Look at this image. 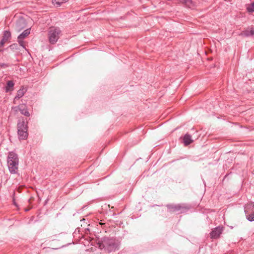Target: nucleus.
Instances as JSON below:
<instances>
[{"label":"nucleus","instance_id":"24","mask_svg":"<svg viewBox=\"0 0 254 254\" xmlns=\"http://www.w3.org/2000/svg\"><path fill=\"white\" fill-rule=\"evenodd\" d=\"M5 65V64H1L0 65H1V66H2V67H4Z\"/></svg>","mask_w":254,"mask_h":254},{"label":"nucleus","instance_id":"10","mask_svg":"<svg viewBox=\"0 0 254 254\" xmlns=\"http://www.w3.org/2000/svg\"><path fill=\"white\" fill-rule=\"evenodd\" d=\"M30 33V29H27L25 30L22 33H21L18 37L17 39H23L25 38Z\"/></svg>","mask_w":254,"mask_h":254},{"label":"nucleus","instance_id":"19","mask_svg":"<svg viewBox=\"0 0 254 254\" xmlns=\"http://www.w3.org/2000/svg\"><path fill=\"white\" fill-rule=\"evenodd\" d=\"M250 206L252 208V212L254 214V203L251 204Z\"/></svg>","mask_w":254,"mask_h":254},{"label":"nucleus","instance_id":"13","mask_svg":"<svg viewBox=\"0 0 254 254\" xmlns=\"http://www.w3.org/2000/svg\"><path fill=\"white\" fill-rule=\"evenodd\" d=\"M14 83L12 80H9L7 82V85L5 88V91L6 92H8L10 90L11 88H12L14 86Z\"/></svg>","mask_w":254,"mask_h":254},{"label":"nucleus","instance_id":"5","mask_svg":"<svg viewBox=\"0 0 254 254\" xmlns=\"http://www.w3.org/2000/svg\"><path fill=\"white\" fill-rule=\"evenodd\" d=\"M223 227L218 226L212 230L210 233V237L212 239H216L218 238L223 231Z\"/></svg>","mask_w":254,"mask_h":254},{"label":"nucleus","instance_id":"4","mask_svg":"<svg viewBox=\"0 0 254 254\" xmlns=\"http://www.w3.org/2000/svg\"><path fill=\"white\" fill-rule=\"evenodd\" d=\"M18 134L19 139H25L27 137V127L24 122H19L17 124Z\"/></svg>","mask_w":254,"mask_h":254},{"label":"nucleus","instance_id":"12","mask_svg":"<svg viewBox=\"0 0 254 254\" xmlns=\"http://www.w3.org/2000/svg\"><path fill=\"white\" fill-rule=\"evenodd\" d=\"M180 1L184 3L187 6L191 7L194 6V4L191 0H180Z\"/></svg>","mask_w":254,"mask_h":254},{"label":"nucleus","instance_id":"9","mask_svg":"<svg viewBox=\"0 0 254 254\" xmlns=\"http://www.w3.org/2000/svg\"><path fill=\"white\" fill-rule=\"evenodd\" d=\"M19 110L21 114L25 116L29 117L30 116V114L25 105H20L19 107Z\"/></svg>","mask_w":254,"mask_h":254},{"label":"nucleus","instance_id":"7","mask_svg":"<svg viewBox=\"0 0 254 254\" xmlns=\"http://www.w3.org/2000/svg\"><path fill=\"white\" fill-rule=\"evenodd\" d=\"M25 92L26 90L24 88H23V87L20 88V89L18 90L17 92L16 95L14 98V101L15 102L16 100H18L21 97H22L24 95Z\"/></svg>","mask_w":254,"mask_h":254},{"label":"nucleus","instance_id":"3","mask_svg":"<svg viewBox=\"0 0 254 254\" xmlns=\"http://www.w3.org/2000/svg\"><path fill=\"white\" fill-rule=\"evenodd\" d=\"M62 31L60 28L57 27H50L48 31V37L50 44H55L60 38Z\"/></svg>","mask_w":254,"mask_h":254},{"label":"nucleus","instance_id":"8","mask_svg":"<svg viewBox=\"0 0 254 254\" xmlns=\"http://www.w3.org/2000/svg\"><path fill=\"white\" fill-rule=\"evenodd\" d=\"M184 143L185 146H188L192 143L191 136L189 134H186L183 138Z\"/></svg>","mask_w":254,"mask_h":254},{"label":"nucleus","instance_id":"14","mask_svg":"<svg viewBox=\"0 0 254 254\" xmlns=\"http://www.w3.org/2000/svg\"><path fill=\"white\" fill-rule=\"evenodd\" d=\"M68 0H52L53 3L57 6H60L62 3L66 2Z\"/></svg>","mask_w":254,"mask_h":254},{"label":"nucleus","instance_id":"15","mask_svg":"<svg viewBox=\"0 0 254 254\" xmlns=\"http://www.w3.org/2000/svg\"><path fill=\"white\" fill-rule=\"evenodd\" d=\"M11 37L10 32L8 31H5L3 33V35L2 38H3L6 41H7Z\"/></svg>","mask_w":254,"mask_h":254},{"label":"nucleus","instance_id":"1","mask_svg":"<svg viewBox=\"0 0 254 254\" xmlns=\"http://www.w3.org/2000/svg\"><path fill=\"white\" fill-rule=\"evenodd\" d=\"M98 245L101 250L111 253L119 249L120 242L114 237H104L99 240Z\"/></svg>","mask_w":254,"mask_h":254},{"label":"nucleus","instance_id":"6","mask_svg":"<svg viewBox=\"0 0 254 254\" xmlns=\"http://www.w3.org/2000/svg\"><path fill=\"white\" fill-rule=\"evenodd\" d=\"M166 207L168 208V211L170 212H175L181 211L184 207L182 206L181 204H169L166 205Z\"/></svg>","mask_w":254,"mask_h":254},{"label":"nucleus","instance_id":"17","mask_svg":"<svg viewBox=\"0 0 254 254\" xmlns=\"http://www.w3.org/2000/svg\"><path fill=\"white\" fill-rule=\"evenodd\" d=\"M247 219L251 222L254 221V214L252 212L251 214H248L246 215Z\"/></svg>","mask_w":254,"mask_h":254},{"label":"nucleus","instance_id":"18","mask_svg":"<svg viewBox=\"0 0 254 254\" xmlns=\"http://www.w3.org/2000/svg\"><path fill=\"white\" fill-rule=\"evenodd\" d=\"M18 42L19 43V45L22 46L23 48H25L24 42L23 41V40L21 39H18Z\"/></svg>","mask_w":254,"mask_h":254},{"label":"nucleus","instance_id":"22","mask_svg":"<svg viewBox=\"0 0 254 254\" xmlns=\"http://www.w3.org/2000/svg\"><path fill=\"white\" fill-rule=\"evenodd\" d=\"M251 29L252 30L253 35L254 36V27H252L251 28Z\"/></svg>","mask_w":254,"mask_h":254},{"label":"nucleus","instance_id":"21","mask_svg":"<svg viewBox=\"0 0 254 254\" xmlns=\"http://www.w3.org/2000/svg\"><path fill=\"white\" fill-rule=\"evenodd\" d=\"M79 230L78 229H76L73 233L74 235L76 234L77 232L79 233Z\"/></svg>","mask_w":254,"mask_h":254},{"label":"nucleus","instance_id":"25","mask_svg":"<svg viewBox=\"0 0 254 254\" xmlns=\"http://www.w3.org/2000/svg\"><path fill=\"white\" fill-rule=\"evenodd\" d=\"M245 212L247 213V212H248L247 210H245Z\"/></svg>","mask_w":254,"mask_h":254},{"label":"nucleus","instance_id":"23","mask_svg":"<svg viewBox=\"0 0 254 254\" xmlns=\"http://www.w3.org/2000/svg\"><path fill=\"white\" fill-rule=\"evenodd\" d=\"M1 42H2L3 43H4L5 44V43L7 41H6L5 40H4L3 38H2L1 40Z\"/></svg>","mask_w":254,"mask_h":254},{"label":"nucleus","instance_id":"2","mask_svg":"<svg viewBox=\"0 0 254 254\" xmlns=\"http://www.w3.org/2000/svg\"><path fill=\"white\" fill-rule=\"evenodd\" d=\"M18 158L17 155L10 152L7 157V165L11 174H16L17 172L18 166Z\"/></svg>","mask_w":254,"mask_h":254},{"label":"nucleus","instance_id":"11","mask_svg":"<svg viewBox=\"0 0 254 254\" xmlns=\"http://www.w3.org/2000/svg\"><path fill=\"white\" fill-rule=\"evenodd\" d=\"M240 35L244 37H249L253 36L252 29L251 28L250 29H247L242 32L240 34Z\"/></svg>","mask_w":254,"mask_h":254},{"label":"nucleus","instance_id":"16","mask_svg":"<svg viewBox=\"0 0 254 254\" xmlns=\"http://www.w3.org/2000/svg\"><path fill=\"white\" fill-rule=\"evenodd\" d=\"M247 9L249 12H254V2L248 5L247 7Z\"/></svg>","mask_w":254,"mask_h":254},{"label":"nucleus","instance_id":"20","mask_svg":"<svg viewBox=\"0 0 254 254\" xmlns=\"http://www.w3.org/2000/svg\"><path fill=\"white\" fill-rule=\"evenodd\" d=\"M4 43L0 41V52L2 51V50L1 49V48L4 45Z\"/></svg>","mask_w":254,"mask_h":254}]
</instances>
